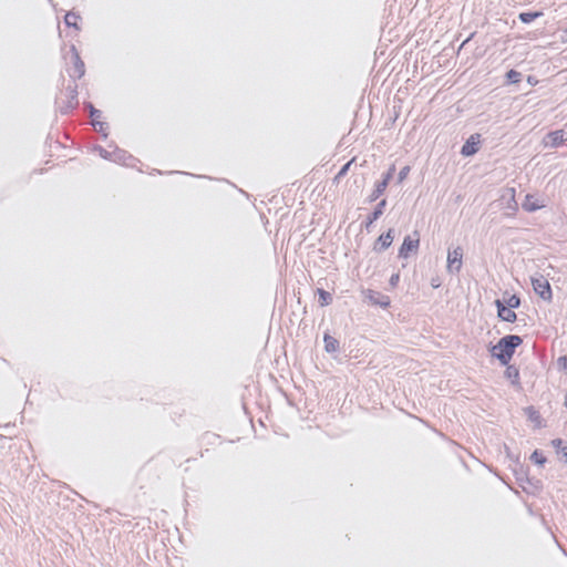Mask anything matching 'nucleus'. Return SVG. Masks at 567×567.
<instances>
[{
	"instance_id": "obj_10",
	"label": "nucleus",
	"mask_w": 567,
	"mask_h": 567,
	"mask_svg": "<svg viewBox=\"0 0 567 567\" xmlns=\"http://www.w3.org/2000/svg\"><path fill=\"white\" fill-rule=\"evenodd\" d=\"M368 298L373 305H379L383 308H386L390 306V298L388 296L380 295L377 291L369 290Z\"/></svg>"
},
{
	"instance_id": "obj_17",
	"label": "nucleus",
	"mask_w": 567,
	"mask_h": 567,
	"mask_svg": "<svg viewBox=\"0 0 567 567\" xmlns=\"http://www.w3.org/2000/svg\"><path fill=\"white\" fill-rule=\"evenodd\" d=\"M525 412L530 421L535 422L537 425H540V415L533 406L527 408Z\"/></svg>"
},
{
	"instance_id": "obj_23",
	"label": "nucleus",
	"mask_w": 567,
	"mask_h": 567,
	"mask_svg": "<svg viewBox=\"0 0 567 567\" xmlns=\"http://www.w3.org/2000/svg\"><path fill=\"white\" fill-rule=\"evenodd\" d=\"M507 307L514 309L519 307L520 300L517 296L513 295L506 300Z\"/></svg>"
},
{
	"instance_id": "obj_20",
	"label": "nucleus",
	"mask_w": 567,
	"mask_h": 567,
	"mask_svg": "<svg viewBox=\"0 0 567 567\" xmlns=\"http://www.w3.org/2000/svg\"><path fill=\"white\" fill-rule=\"evenodd\" d=\"M385 206V200L383 199L379 205L378 207L374 209V212L372 213V216L370 218V223L377 220L382 214H383V208Z\"/></svg>"
},
{
	"instance_id": "obj_5",
	"label": "nucleus",
	"mask_w": 567,
	"mask_h": 567,
	"mask_svg": "<svg viewBox=\"0 0 567 567\" xmlns=\"http://www.w3.org/2000/svg\"><path fill=\"white\" fill-rule=\"evenodd\" d=\"M481 143V135L480 134H473L471 135L467 141L462 146L461 153L464 156H471L474 155L478 148Z\"/></svg>"
},
{
	"instance_id": "obj_4",
	"label": "nucleus",
	"mask_w": 567,
	"mask_h": 567,
	"mask_svg": "<svg viewBox=\"0 0 567 567\" xmlns=\"http://www.w3.org/2000/svg\"><path fill=\"white\" fill-rule=\"evenodd\" d=\"M463 250L461 247H456L447 255V269L450 271H460L462 267Z\"/></svg>"
},
{
	"instance_id": "obj_12",
	"label": "nucleus",
	"mask_w": 567,
	"mask_h": 567,
	"mask_svg": "<svg viewBox=\"0 0 567 567\" xmlns=\"http://www.w3.org/2000/svg\"><path fill=\"white\" fill-rule=\"evenodd\" d=\"M81 17L76 12H68L64 17V22L68 27L74 28L76 31L80 30Z\"/></svg>"
},
{
	"instance_id": "obj_16",
	"label": "nucleus",
	"mask_w": 567,
	"mask_h": 567,
	"mask_svg": "<svg viewBox=\"0 0 567 567\" xmlns=\"http://www.w3.org/2000/svg\"><path fill=\"white\" fill-rule=\"evenodd\" d=\"M388 185H389V183L386 181H384V179L379 182L375 185V188H374L373 194H372L373 199L379 198L385 192Z\"/></svg>"
},
{
	"instance_id": "obj_3",
	"label": "nucleus",
	"mask_w": 567,
	"mask_h": 567,
	"mask_svg": "<svg viewBox=\"0 0 567 567\" xmlns=\"http://www.w3.org/2000/svg\"><path fill=\"white\" fill-rule=\"evenodd\" d=\"M420 245L419 233L415 231L414 236H406L400 247L399 256L401 258H408L411 252L416 251Z\"/></svg>"
},
{
	"instance_id": "obj_7",
	"label": "nucleus",
	"mask_w": 567,
	"mask_h": 567,
	"mask_svg": "<svg viewBox=\"0 0 567 567\" xmlns=\"http://www.w3.org/2000/svg\"><path fill=\"white\" fill-rule=\"evenodd\" d=\"M72 64H73V71L72 76L75 78H82L85 73V65L84 62L81 60L80 54L75 47H72Z\"/></svg>"
},
{
	"instance_id": "obj_15",
	"label": "nucleus",
	"mask_w": 567,
	"mask_h": 567,
	"mask_svg": "<svg viewBox=\"0 0 567 567\" xmlns=\"http://www.w3.org/2000/svg\"><path fill=\"white\" fill-rule=\"evenodd\" d=\"M317 293L319 296L318 301H319L320 306H322V307L328 306L332 301V297L328 291H326L323 289H318Z\"/></svg>"
},
{
	"instance_id": "obj_11",
	"label": "nucleus",
	"mask_w": 567,
	"mask_h": 567,
	"mask_svg": "<svg viewBox=\"0 0 567 567\" xmlns=\"http://www.w3.org/2000/svg\"><path fill=\"white\" fill-rule=\"evenodd\" d=\"M548 144L553 147L559 146L564 142V131L557 130L554 132H550L547 135Z\"/></svg>"
},
{
	"instance_id": "obj_18",
	"label": "nucleus",
	"mask_w": 567,
	"mask_h": 567,
	"mask_svg": "<svg viewBox=\"0 0 567 567\" xmlns=\"http://www.w3.org/2000/svg\"><path fill=\"white\" fill-rule=\"evenodd\" d=\"M97 113H99L97 111L92 112V124L97 132L105 133L107 127H106L105 123L96 120L95 114H97Z\"/></svg>"
},
{
	"instance_id": "obj_26",
	"label": "nucleus",
	"mask_w": 567,
	"mask_h": 567,
	"mask_svg": "<svg viewBox=\"0 0 567 567\" xmlns=\"http://www.w3.org/2000/svg\"><path fill=\"white\" fill-rule=\"evenodd\" d=\"M399 279H400V275L399 274H394L390 278V284L392 286H396V284L399 282Z\"/></svg>"
},
{
	"instance_id": "obj_13",
	"label": "nucleus",
	"mask_w": 567,
	"mask_h": 567,
	"mask_svg": "<svg viewBox=\"0 0 567 567\" xmlns=\"http://www.w3.org/2000/svg\"><path fill=\"white\" fill-rule=\"evenodd\" d=\"M324 349L328 352H336L339 349V341L330 334L323 337Z\"/></svg>"
},
{
	"instance_id": "obj_2",
	"label": "nucleus",
	"mask_w": 567,
	"mask_h": 567,
	"mask_svg": "<svg viewBox=\"0 0 567 567\" xmlns=\"http://www.w3.org/2000/svg\"><path fill=\"white\" fill-rule=\"evenodd\" d=\"M532 286L534 291L544 300L550 301L553 298L551 288L549 281L539 276L537 278L532 279Z\"/></svg>"
},
{
	"instance_id": "obj_6",
	"label": "nucleus",
	"mask_w": 567,
	"mask_h": 567,
	"mask_svg": "<svg viewBox=\"0 0 567 567\" xmlns=\"http://www.w3.org/2000/svg\"><path fill=\"white\" fill-rule=\"evenodd\" d=\"M393 239V229H389L385 234L379 236V238L374 243L373 249L375 251H383L392 245Z\"/></svg>"
},
{
	"instance_id": "obj_14",
	"label": "nucleus",
	"mask_w": 567,
	"mask_h": 567,
	"mask_svg": "<svg viewBox=\"0 0 567 567\" xmlns=\"http://www.w3.org/2000/svg\"><path fill=\"white\" fill-rule=\"evenodd\" d=\"M542 16H543L542 11L522 12V13H519V20L524 23H530L532 21H534L535 19H537Z\"/></svg>"
},
{
	"instance_id": "obj_1",
	"label": "nucleus",
	"mask_w": 567,
	"mask_h": 567,
	"mask_svg": "<svg viewBox=\"0 0 567 567\" xmlns=\"http://www.w3.org/2000/svg\"><path fill=\"white\" fill-rule=\"evenodd\" d=\"M522 343L518 336H507L502 338L493 349V354L503 363L508 364L515 349Z\"/></svg>"
},
{
	"instance_id": "obj_8",
	"label": "nucleus",
	"mask_w": 567,
	"mask_h": 567,
	"mask_svg": "<svg viewBox=\"0 0 567 567\" xmlns=\"http://www.w3.org/2000/svg\"><path fill=\"white\" fill-rule=\"evenodd\" d=\"M496 307L498 317L507 322H514L516 320V313L514 310L507 306H505L501 300H496Z\"/></svg>"
},
{
	"instance_id": "obj_28",
	"label": "nucleus",
	"mask_w": 567,
	"mask_h": 567,
	"mask_svg": "<svg viewBox=\"0 0 567 567\" xmlns=\"http://www.w3.org/2000/svg\"><path fill=\"white\" fill-rule=\"evenodd\" d=\"M527 82H528L529 84H533V85H534V84H536V83H537V80H536V79H534L533 76H528Z\"/></svg>"
},
{
	"instance_id": "obj_25",
	"label": "nucleus",
	"mask_w": 567,
	"mask_h": 567,
	"mask_svg": "<svg viewBox=\"0 0 567 567\" xmlns=\"http://www.w3.org/2000/svg\"><path fill=\"white\" fill-rule=\"evenodd\" d=\"M394 172H395V166L391 165L389 171L384 174L382 179H384L388 183H390L391 178L393 177Z\"/></svg>"
},
{
	"instance_id": "obj_29",
	"label": "nucleus",
	"mask_w": 567,
	"mask_h": 567,
	"mask_svg": "<svg viewBox=\"0 0 567 567\" xmlns=\"http://www.w3.org/2000/svg\"><path fill=\"white\" fill-rule=\"evenodd\" d=\"M507 373H508V375H514V371H512V368L507 369Z\"/></svg>"
},
{
	"instance_id": "obj_27",
	"label": "nucleus",
	"mask_w": 567,
	"mask_h": 567,
	"mask_svg": "<svg viewBox=\"0 0 567 567\" xmlns=\"http://www.w3.org/2000/svg\"><path fill=\"white\" fill-rule=\"evenodd\" d=\"M561 41L567 42V29L563 31Z\"/></svg>"
},
{
	"instance_id": "obj_9",
	"label": "nucleus",
	"mask_w": 567,
	"mask_h": 567,
	"mask_svg": "<svg viewBox=\"0 0 567 567\" xmlns=\"http://www.w3.org/2000/svg\"><path fill=\"white\" fill-rule=\"evenodd\" d=\"M544 206H545L544 203L540 202L535 195H532V194H527L522 204V207L526 212H535L537 209L543 208Z\"/></svg>"
},
{
	"instance_id": "obj_30",
	"label": "nucleus",
	"mask_w": 567,
	"mask_h": 567,
	"mask_svg": "<svg viewBox=\"0 0 567 567\" xmlns=\"http://www.w3.org/2000/svg\"><path fill=\"white\" fill-rule=\"evenodd\" d=\"M514 377L518 378V371L517 370H514Z\"/></svg>"
},
{
	"instance_id": "obj_19",
	"label": "nucleus",
	"mask_w": 567,
	"mask_h": 567,
	"mask_svg": "<svg viewBox=\"0 0 567 567\" xmlns=\"http://www.w3.org/2000/svg\"><path fill=\"white\" fill-rule=\"evenodd\" d=\"M354 161H355V158L353 157V158H352V159H350L347 164H344V165H343V167L339 171V173H338V174L336 175V177H334V182H336V183H338V182H339V179L348 173V171H349L350 166L352 165V163H353Z\"/></svg>"
},
{
	"instance_id": "obj_22",
	"label": "nucleus",
	"mask_w": 567,
	"mask_h": 567,
	"mask_svg": "<svg viewBox=\"0 0 567 567\" xmlns=\"http://www.w3.org/2000/svg\"><path fill=\"white\" fill-rule=\"evenodd\" d=\"M532 460L538 464V465H543L545 462H546V458L545 456L543 455V453L538 452V451H535L533 454H532Z\"/></svg>"
},
{
	"instance_id": "obj_24",
	"label": "nucleus",
	"mask_w": 567,
	"mask_h": 567,
	"mask_svg": "<svg viewBox=\"0 0 567 567\" xmlns=\"http://www.w3.org/2000/svg\"><path fill=\"white\" fill-rule=\"evenodd\" d=\"M409 173H410V167L404 166L399 173V182L400 183L403 182L408 177Z\"/></svg>"
},
{
	"instance_id": "obj_21",
	"label": "nucleus",
	"mask_w": 567,
	"mask_h": 567,
	"mask_svg": "<svg viewBox=\"0 0 567 567\" xmlns=\"http://www.w3.org/2000/svg\"><path fill=\"white\" fill-rule=\"evenodd\" d=\"M506 78L508 79V81H511L512 83H517L520 81V73L516 70H509L507 73H506Z\"/></svg>"
}]
</instances>
